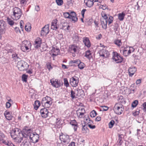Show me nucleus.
Here are the masks:
<instances>
[{
    "instance_id": "f257e3e1",
    "label": "nucleus",
    "mask_w": 146,
    "mask_h": 146,
    "mask_svg": "<svg viewBox=\"0 0 146 146\" xmlns=\"http://www.w3.org/2000/svg\"><path fill=\"white\" fill-rule=\"evenodd\" d=\"M63 15L64 17L70 19L74 23L78 20L76 14L74 12H71L70 13L67 12H65L64 13Z\"/></svg>"
},
{
    "instance_id": "f03ea898",
    "label": "nucleus",
    "mask_w": 146,
    "mask_h": 146,
    "mask_svg": "<svg viewBox=\"0 0 146 146\" xmlns=\"http://www.w3.org/2000/svg\"><path fill=\"white\" fill-rule=\"evenodd\" d=\"M52 100L51 98L48 96H46L42 98V104L46 108H48L52 104Z\"/></svg>"
},
{
    "instance_id": "7ed1b4c3",
    "label": "nucleus",
    "mask_w": 146,
    "mask_h": 146,
    "mask_svg": "<svg viewBox=\"0 0 146 146\" xmlns=\"http://www.w3.org/2000/svg\"><path fill=\"white\" fill-rule=\"evenodd\" d=\"M31 45L29 41L27 40L23 41L21 46V49L23 52L29 51L30 50Z\"/></svg>"
},
{
    "instance_id": "20e7f679",
    "label": "nucleus",
    "mask_w": 146,
    "mask_h": 146,
    "mask_svg": "<svg viewBox=\"0 0 146 146\" xmlns=\"http://www.w3.org/2000/svg\"><path fill=\"white\" fill-rule=\"evenodd\" d=\"M32 130L31 129H29L27 127H25L22 131L21 133H19L20 135L24 137L25 138H27L28 137H30V136L32 133ZM21 136V135H20Z\"/></svg>"
},
{
    "instance_id": "39448f33",
    "label": "nucleus",
    "mask_w": 146,
    "mask_h": 146,
    "mask_svg": "<svg viewBox=\"0 0 146 146\" xmlns=\"http://www.w3.org/2000/svg\"><path fill=\"white\" fill-rule=\"evenodd\" d=\"M13 16L16 20L19 19L21 17L22 13L21 10L18 7H15L13 9Z\"/></svg>"
},
{
    "instance_id": "423d86ee",
    "label": "nucleus",
    "mask_w": 146,
    "mask_h": 146,
    "mask_svg": "<svg viewBox=\"0 0 146 146\" xmlns=\"http://www.w3.org/2000/svg\"><path fill=\"white\" fill-rule=\"evenodd\" d=\"M28 66L27 62L23 60L19 61L17 63V66L19 70L21 71L26 69Z\"/></svg>"
},
{
    "instance_id": "0eeeda50",
    "label": "nucleus",
    "mask_w": 146,
    "mask_h": 146,
    "mask_svg": "<svg viewBox=\"0 0 146 146\" xmlns=\"http://www.w3.org/2000/svg\"><path fill=\"white\" fill-rule=\"evenodd\" d=\"M113 110L117 114H121L123 111V108L122 107V104L119 103H117L115 105Z\"/></svg>"
},
{
    "instance_id": "6e6552de",
    "label": "nucleus",
    "mask_w": 146,
    "mask_h": 146,
    "mask_svg": "<svg viewBox=\"0 0 146 146\" xmlns=\"http://www.w3.org/2000/svg\"><path fill=\"white\" fill-rule=\"evenodd\" d=\"M102 17L104 18L101 20V24L102 27L104 29H106L107 28V24L108 23V18L107 15L104 13H102Z\"/></svg>"
},
{
    "instance_id": "1a4fd4ad",
    "label": "nucleus",
    "mask_w": 146,
    "mask_h": 146,
    "mask_svg": "<svg viewBox=\"0 0 146 146\" xmlns=\"http://www.w3.org/2000/svg\"><path fill=\"white\" fill-rule=\"evenodd\" d=\"M50 82L54 87L56 88H59L63 85V82L61 81L56 79H51L50 80Z\"/></svg>"
},
{
    "instance_id": "9d476101",
    "label": "nucleus",
    "mask_w": 146,
    "mask_h": 146,
    "mask_svg": "<svg viewBox=\"0 0 146 146\" xmlns=\"http://www.w3.org/2000/svg\"><path fill=\"white\" fill-rule=\"evenodd\" d=\"M112 58L117 63H119L121 62L123 60L122 57H121L120 55L118 54L116 52H114Z\"/></svg>"
},
{
    "instance_id": "9b49d317",
    "label": "nucleus",
    "mask_w": 146,
    "mask_h": 146,
    "mask_svg": "<svg viewBox=\"0 0 146 146\" xmlns=\"http://www.w3.org/2000/svg\"><path fill=\"white\" fill-rule=\"evenodd\" d=\"M29 138L32 142L36 143L38 141L39 136L36 132L32 133L30 135Z\"/></svg>"
},
{
    "instance_id": "f8f14e48",
    "label": "nucleus",
    "mask_w": 146,
    "mask_h": 146,
    "mask_svg": "<svg viewBox=\"0 0 146 146\" xmlns=\"http://www.w3.org/2000/svg\"><path fill=\"white\" fill-rule=\"evenodd\" d=\"M79 81L78 78L74 76L70 79V83L72 86L74 87L78 85Z\"/></svg>"
},
{
    "instance_id": "ddd939ff",
    "label": "nucleus",
    "mask_w": 146,
    "mask_h": 146,
    "mask_svg": "<svg viewBox=\"0 0 146 146\" xmlns=\"http://www.w3.org/2000/svg\"><path fill=\"white\" fill-rule=\"evenodd\" d=\"M49 25H46L42 28L41 32L42 35L44 36L47 34L49 32Z\"/></svg>"
},
{
    "instance_id": "4468645a",
    "label": "nucleus",
    "mask_w": 146,
    "mask_h": 146,
    "mask_svg": "<svg viewBox=\"0 0 146 146\" xmlns=\"http://www.w3.org/2000/svg\"><path fill=\"white\" fill-rule=\"evenodd\" d=\"M99 54L100 56H102L104 58L108 57L109 54V52L105 49H103L100 50Z\"/></svg>"
},
{
    "instance_id": "2eb2a0df",
    "label": "nucleus",
    "mask_w": 146,
    "mask_h": 146,
    "mask_svg": "<svg viewBox=\"0 0 146 146\" xmlns=\"http://www.w3.org/2000/svg\"><path fill=\"white\" fill-rule=\"evenodd\" d=\"M85 112V110L83 108H79L78 110L76 111L77 116L78 118H80L84 117Z\"/></svg>"
},
{
    "instance_id": "dca6fc26",
    "label": "nucleus",
    "mask_w": 146,
    "mask_h": 146,
    "mask_svg": "<svg viewBox=\"0 0 146 146\" xmlns=\"http://www.w3.org/2000/svg\"><path fill=\"white\" fill-rule=\"evenodd\" d=\"M69 137L67 135H63L60 136L61 141L64 143H68L70 141Z\"/></svg>"
},
{
    "instance_id": "f3484780",
    "label": "nucleus",
    "mask_w": 146,
    "mask_h": 146,
    "mask_svg": "<svg viewBox=\"0 0 146 146\" xmlns=\"http://www.w3.org/2000/svg\"><path fill=\"white\" fill-rule=\"evenodd\" d=\"M40 113L43 117H46L48 115V110L45 108H44L41 109L40 110Z\"/></svg>"
},
{
    "instance_id": "a211bd4d",
    "label": "nucleus",
    "mask_w": 146,
    "mask_h": 146,
    "mask_svg": "<svg viewBox=\"0 0 146 146\" xmlns=\"http://www.w3.org/2000/svg\"><path fill=\"white\" fill-rule=\"evenodd\" d=\"M57 20L56 19L53 20L51 22V29L55 30L58 29V25H57Z\"/></svg>"
},
{
    "instance_id": "6ab92c4d",
    "label": "nucleus",
    "mask_w": 146,
    "mask_h": 146,
    "mask_svg": "<svg viewBox=\"0 0 146 146\" xmlns=\"http://www.w3.org/2000/svg\"><path fill=\"white\" fill-rule=\"evenodd\" d=\"M83 41L85 46L88 48L90 47L91 44L88 38L86 37H84Z\"/></svg>"
},
{
    "instance_id": "aec40b11",
    "label": "nucleus",
    "mask_w": 146,
    "mask_h": 146,
    "mask_svg": "<svg viewBox=\"0 0 146 146\" xmlns=\"http://www.w3.org/2000/svg\"><path fill=\"white\" fill-rule=\"evenodd\" d=\"M77 48V46L75 45H71L69 46V50L72 53H74L76 52Z\"/></svg>"
},
{
    "instance_id": "412c9836",
    "label": "nucleus",
    "mask_w": 146,
    "mask_h": 146,
    "mask_svg": "<svg viewBox=\"0 0 146 146\" xmlns=\"http://www.w3.org/2000/svg\"><path fill=\"white\" fill-rule=\"evenodd\" d=\"M4 115L6 119L9 120H11L13 117V116L11 115L10 112L7 111L5 112Z\"/></svg>"
},
{
    "instance_id": "4be33fe9",
    "label": "nucleus",
    "mask_w": 146,
    "mask_h": 146,
    "mask_svg": "<svg viewBox=\"0 0 146 146\" xmlns=\"http://www.w3.org/2000/svg\"><path fill=\"white\" fill-rule=\"evenodd\" d=\"M70 124L73 126H74V129L75 131L77 130V127H78L77 123L75 120H72L70 122Z\"/></svg>"
},
{
    "instance_id": "5701e85b",
    "label": "nucleus",
    "mask_w": 146,
    "mask_h": 146,
    "mask_svg": "<svg viewBox=\"0 0 146 146\" xmlns=\"http://www.w3.org/2000/svg\"><path fill=\"white\" fill-rule=\"evenodd\" d=\"M59 50L58 48H55L54 47L51 50V52L53 53L52 54V55L56 56L58 54V53L59 52Z\"/></svg>"
},
{
    "instance_id": "b1692460",
    "label": "nucleus",
    "mask_w": 146,
    "mask_h": 146,
    "mask_svg": "<svg viewBox=\"0 0 146 146\" xmlns=\"http://www.w3.org/2000/svg\"><path fill=\"white\" fill-rule=\"evenodd\" d=\"M30 144L27 138H25L24 141L21 144V146H29Z\"/></svg>"
},
{
    "instance_id": "393cba45",
    "label": "nucleus",
    "mask_w": 146,
    "mask_h": 146,
    "mask_svg": "<svg viewBox=\"0 0 146 146\" xmlns=\"http://www.w3.org/2000/svg\"><path fill=\"white\" fill-rule=\"evenodd\" d=\"M4 22L3 21L0 20V34H2L4 33Z\"/></svg>"
},
{
    "instance_id": "a878e982",
    "label": "nucleus",
    "mask_w": 146,
    "mask_h": 146,
    "mask_svg": "<svg viewBox=\"0 0 146 146\" xmlns=\"http://www.w3.org/2000/svg\"><path fill=\"white\" fill-rule=\"evenodd\" d=\"M13 139L15 140V142L18 143H19L21 142L22 140H24L25 139V137L23 136H22L21 137H15V138H13Z\"/></svg>"
},
{
    "instance_id": "bb28decb",
    "label": "nucleus",
    "mask_w": 146,
    "mask_h": 146,
    "mask_svg": "<svg viewBox=\"0 0 146 146\" xmlns=\"http://www.w3.org/2000/svg\"><path fill=\"white\" fill-rule=\"evenodd\" d=\"M41 43V40L40 38H39L38 40V39L36 40L35 41V44H34L35 47L38 48L40 47Z\"/></svg>"
},
{
    "instance_id": "cd10ccee",
    "label": "nucleus",
    "mask_w": 146,
    "mask_h": 146,
    "mask_svg": "<svg viewBox=\"0 0 146 146\" xmlns=\"http://www.w3.org/2000/svg\"><path fill=\"white\" fill-rule=\"evenodd\" d=\"M82 133L84 134L88 133L89 132V130L87 127L85 125H82Z\"/></svg>"
},
{
    "instance_id": "c85d7f7f",
    "label": "nucleus",
    "mask_w": 146,
    "mask_h": 146,
    "mask_svg": "<svg viewBox=\"0 0 146 146\" xmlns=\"http://www.w3.org/2000/svg\"><path fill=\"white\" fill-rule=\"evenodd\" d=\"M94 3V2L92 0H88L87 2L86 3V5L89 7H92Z\"/></svg>"
},
{
    "instance_id": "c756f323",
    "label": "nucleus",
    "mask_w": 146,
    "mask_h": 146,
    "mask_svg": "<svg viewBox=\"0 0 146 146\" xmlns=\"http://www.w3.org/2000/svg\"><path fill=\"white\" fill-rule=\"evenodd\" d=\"M125 14L123 13H120L118 14V19L120 21H122L124 19Z\"/></svg>"
},
{
    "instance_id": "7c9ffc66",
    "label": "nucleus",
    "mask_w": 146,
    "mask_h": 146,
    "mask_svg": "<svg viewBox=\"0 0 146 146\" xmlns=\"http://www.w3.org/2000/svg\"><path fill=\"white\" fill-rule=\"evenodd\" d=\"M40 105V102L39 101H35L34 104V109L35 110H37Z\"/></svg>"
},
{
    "instance_id": "2f4dec72",
    "label": "nucleus",
    "mask_w": 146,
    "mask_h": 146,
    "mask_svg": "<svg viewBox=\"0 0 146 146\" xmlns=\"http://www.w3.org/2000/svg\"><path fill=\"white\" fill-rule=\"evenodd\" d=\"M85 56L88 58L90 59L92 57L91 53L90 50H87L86 52Z\"/></svg>"
},
{
    "instance_id": "473e14b6",
    "label": "nucleus",
    "mask_w": 146,
    "mask_h": 146,
    "mask_svg": "<svg viewBox=\"0 0 146 146\" xmlns=\"http://www.w3.org/2000/svg\"><path fill=\"white\" fill-rule=\"evenodd\" d=\"M85 66V64L82 62H81L80 60V62L78 64V68L81 69H82L84 68Z\"/></svg>"
},
{
    "instance_id": "72a5a7b5",
    "label": "nucleus",
    "mask_w": 146,
    "mask_h": 146,
    "mask_svg": "<svg viewBox=\"0 0 146 146\" xmlns=\"http://www.w3.org/2000/svg\"><path fill=\"white\" fill-rule=\"evenodd\" d=\"M28 76L25 74H23L22 76V80L23 82H27Z\"/></svg>"
},
{
    "instance_id": "f704fd0d",
    "label": "nucleus",
    "mask_w": 146,
    "mask_h": 146,
    "mask_svg": "<svg viewBox=\"0 0 146 146\" xmlns=\"http://www.w3.org/2000/svg\"><path fill=\"white\" fill-rule=\"evenodd\" d=\"M136 68L135 67L130 68L128 70L129 73H135L136 71Z\"/></svg>"
},
{
    "instance_id": "c9c22d12",
    "label": "nucleus",
    "mask_w": 146,
    "mask_h": 146,
    "mask_svg": "<svg viewBox=\"0 0 146 146\" xmlns=\"http://www.w3.org/2000/svg\"><path fill=\"white\" fill-rule=\"evenodd\" d=\"M114 43L118 46L119 47L122 45V42L121 40H117L114 42Z\"/></svg>"
},
{
    "instance_id": "e433bc0d",
    "label": "nucleus",
    "mask_w": 146,
    "mask_h": 146,
    "mask_svg": "<svg viewBox=\"0 0 146 146\" xmlns=\"http://www.w3.org/2000/svg\"><path fill=\"white\" fill-rule=\"evenodd\" d=\"M97 115L96 112L94 110H92L90 113V115L91 117H94Z\"/></svg>"
},
{
    "instance_id": "4c0bfd02",
    "label": "nucleus",
    "mask_w": 146,
    "mask_h": 146,
    "mask_svg": "<svg viewBox=\"0 0 146 146\" xmlns=\"http://www.w3.org/2000/svg\"><path fill=\"white\" fill-rule=\"evenodd\" d=\"M7 21L8 23L11 25H13L14 23L13 21L9 18H7Z\"/></svg>"
},
{
    "instance_id": "58836bf2",
    "label": "nucleus",
    "mask_w": 146,
    "mask_h": 146,
    "mask_svg": "<svg viewBox=\"0 0 146 146\" xmlns=\"http://www.w3.org/2000/svg\"><path fill=\"white\" fill-rule=\"evenodd\" d=\"M80 60L79 59L71 60L70 62V64L74 63L78 64V63H79V62H80Z\"/></svg>"
},
{
    "instance_id": "ea45409f",
    "label": "nucleus",
    "mask_w": 146,
    "mask_h": 146,
    "mask_svg": "<svg viewBox=\"0 0 146 146\" xmlns=\"http://www.w3.org/2000/svg\"><path fill=\"white\" fill-rule=\"evenodd\" d=\"M64 84L66 87H68L69 86V84L68 81L67 79L66 78H64Z\"/></svg>"
},
{
    "instance_id": "a19ab883",
    "label": "nucleus",
    "mask_w": 146,
    "mask_h": 146,
    "mask_svg": "<svg viewBox=\"0 0 146 146\" xmlns=\"http://www.w3.org/2000/svg\"><path fill=\"white\" fill-rule=\"evenodd\" d=\"M138 102L137 100L134 101L131 104V106L133 108L135 107L138 104Z\"/></svg>"
},
{
    "instance_id": "79ce46f5",
    "label": "nucleus",
    "mask_w": 146,
    "mask_h": 146,
    "mask_svg": "<svg viewBox=\"0 0 146 146\" xmlns=\"http://www.w3.org/2000/svg\"><path fill=\"white\" fill-rule=\"evenodd\" d=\"M109 19H108V25H110L112 22L113 18V17L111 16H109Z\"/></svg>"
},
{
    "instance_id": "37998d69",
    "label": "nucleus",
    "mask_w": 146,
    "mask_h": 146,
    "mask_svg": "<svg viewBox=\"0 0 146 146\" xmlns=\"http://www.w3.org/2000/svg\"><path fill=\"white\" fill-rule=\"evenodd\" d=\"M56 2L57 4L59 6L62 5L63 3L62 0H56Z\"/></svg>"
},
{
    "instance_id": "c03bdc74",
    "label": "nucleus",
    "mask_w": 146,
    "mask_h": 146,
    "mask_svg": "<svg viewBox=\"0 0 146 146\" xmlns=\"http://www.w3.org/2000/svg\"><path fill=\"white\" fill-rule=\"evenodd\" d=\"M115 123L114 121L113 120H111L109 123V127L110 128H112Z\"/></svg>"
},
{
    "instance_id": "a18cd8bd",
    "label": "nucleus",
    "mask_w": 146,
    "mask_h": 146,
    "mask_svg": "<svg viewBox=\"0 0 146 146\" xmlns=\"http://www.w3.org/2000/svg\"><path fill=\"white\" fill-rule=\"evenodd\" d=\"M101 107L102 108V109L101 110L103 111H107L109 108L107 106H101Z\"/></svg>"
},
{
    "instance_id": "49530a36",
    "label": "nucleus",
    "mask_w": 146,
    "mask_h": 146,
    "mask_svg": "<svg viewBox=\"0 0 146 146\" xmlns=\"http://www.w3.org/2000/svg\"><path fill=\"white\" fill-rule=\"evenodd\" d=\"M127 50L124 49L123 51V54L125 56L128 55V54L127 53Z\"/></svg>"
},
{
    "instance_id": "de8ad7c7",
    "label": "nucleus",
    "mask_w": 146,
    "mask_h": 146,
    "mask_svg": "<svg viewBox=\"0 0 146 146\" xmlns=\"http://www.w3.org/2000/svg\"><path fill=\"white\" fill-rule=\"evenodd\" d=\"M74 92L73 90H71V91L70 96L72 99L76 97L75 95H74Z\"/></svg>"
},
{
    "instance_id": "09e8293b",
    "label": "nucleus",
    "mask_w": 146,
    "mask_h": 146,
    "mask_svg": "<svg viewBox=\"0 0 146 146\" xmlns=\"http://www.w3.org/2000/svg\"><path fill=\"white\" fill-rule=\"evenodd\" d=\"M139 110H136L135 112L133 113V115L134 116H136L139 115Z\"/></svg>"
},
{
    "instance_id": "8fccbe9b",
    "label": "nucleus",
    "mask_w": 146,
    "mask_h": 146,
    "mask_svg": "<svg viewBox=\"0 0 146 146\" xmlns=\"http://www.w3.org/2000/svg\"><path fill=\"white\" fill-rule=\"evenodd\" d=\"M12 56V58L14 59H16L19 58L17 56V54L15 53L13 54Z\"/></svg>"
},
{
    "instance_id": "3c124183",
    "label": "nucleus",
    "mask_w": 146,
    "mask_h": 146,
    "mask_svg": "<svg viewBox=\"0 0 146 146\" xmlns=\"http://www.w3.org/2000/svg\"><path fill=\"white\" fill-rule=\"evenodd\" d=\"M20 28L22 31H23V25L24 24V22L23 21L21 20L20 23Z\"/></svg>"
},
{
    "instance_id": "603ef678",
    "label": "nucleus",
    "mask_w": 146,
    "mask_h": 146,
    "mask_svg": "<svg viewBox=\"0 0 146 146\" xmlns=\"http://www.w3.org/2000/svg\"><path fill=\"white\" fill-rule=\"evenodd\" d=\"M85 118H86V121H87V122H88V123H91V122H92V121L91 120L88 116L86 117Z\"/></svg>"
},
{
    "instance_id": "864d4df0",
    "label": "nucleus",
    "mask_w": 146,
    "mask_h": 146,
    "mask_svg": "<svg viewBox=\"0 0 146 146\" xmlns=\"http://www.w3.org/2000/svg\"><path fill=\"white\" fill-rule=\"evenodd\" d=\"M27 27V25H25V30L27 31H30L31 28V27L28 26V27Z\"/></svg>"
},
{
    "instance_id": "5fc2aeb1",
    "label": "nucleus",
    "mask_w": 146,
    "mask_h": 146,
    "mask_svg": "<svg viewBox=\"0 0 146 146\" xmlns=\"http://www.w3.org/2000/svg\"><path fill=\"white\" fill-rule=\"evenodd\" d=\"M15 30L17 33H20L21 31L19 29V28L17 27H15Z\"/></svg>"
},
{
    "instance_id": "6e6d98bb",
    "label": "nucleus",
    "mask_w": 146,
    "mask_h": 146,
    "mask_svg": "<svg viewBox=\"0 0 146 146\" xmlns=\"http://www.w3.org/2000/svg\"><path fill=\"white\" fill-rule=\"evenodd\" d=\"M88 126L91 129H94L96 127V126L95 125H92L91 124H89L88 125Z\"/></svg>"
},
{
    "instance_id": "4d7b16f0",
    "label": "nucleus",
    "mask_w": 146,
    "mask_h": 146,
    "mask_svg": "<svg viewBox=\"0 0 146 146\" xmlns=\"http://www.w3.org/2000/svg\"><path fill=\"white\" fill-rule=\"evenodd\" d=\"M94 23L96 26L95 27L96 28H98L99 27L98 25L99 23H98V22L95 20L94 21Z\"/></svg>"
},
{
    "instance_id": "13d9d810",
    "label": "nucleus",
    "mask_w": 146,
    "mask_h": 146,
    "mask_svg": "<svg viewBox=\"0 0 146 146\" xmlns=\"http://www.w3.org/2000/svg\"><path fill=\"white\" fill-rule=\"evenodd\" d=\"M20 1L21 4H26L27 3V0H20Z\"/></svg>"
},
{
    "instance_id": "bf43d9fd",
    "label": "nucleus",
    "mask_w": 146,
    "mask_h": 146,
    "mask_svg": "<svg viewBox=\"0 0 146 146\" xmlns=\"http://www.w3.org/2000/svg\"><path fill=\"white\" fill-rule=\"evenodd\" d=\"M86 11L85 9H83L81 11V14L83 17H84V15L85 12Z\"/></svg>"
},
{
    "instance_id": "052dcab7",
    "label": "nucleus",
    "mask_w": 146,
    "mask_h": 146,
    "mask_svg": "<svg viewBox=\"0 0 146 146\" xmlns=\"http://www.w3.org/2000/svg\"><path fill=\"white\" fill-rule=\"evenodd\" d=\"M47 68L49 70L52 68V67L50 64H47Z\"/></svg>"
},
{
    "instance_id": "680f3d73",
    "label": "nucleus",
    "mask_w": 146,
    "mask_h": 146,
    "mask_svg": "<svg viewBox=\"0 0 146 146\" xmlns=\"http://www.w3.org/2000/svg\"><path fill=\"white\" fill-rule=\"evenodd\" d=\"M11 106V104L9 102H7L6 103V107L7 108H9Z\"/></svg>"
},
{
    "instance_id": "e2e57ef3",
    "label": "nucleus",
    "mask_w": 146,
    "mask_h": 146,
    "mask_svg": "<svg viewBox=\"0 0 146 146\" xmlns=\"http://www.w3.org/2000/svg\"><path fill=\"white\" fill-rule=\"evenodd\" d=\"M141 82V79H139L138 80H137L136 82V83L137 85L139 84H140Z\"/></svg>"
},
{
    "instance_id": "0e129e2a",
    "label": "nucleus",
    "mask_w": 146,
    "mask_h": 146,
    "mask_svg": "<svg viewBox=\"0 0 146 146\" xmlns=\"http://www.w3.org/2000/svg\"><path fill=\"white\" fill-rule=\"evenodd\" d=\"M101 117L100 116L97 117L95 119L96 121H98L101 120Z\"/></svg>"
},
{
    "instance_id": "69168bd1",
    "label": "nucleus",
    "mask_w": 146,
    "mask_h": 146,
    "mask_svg": "<svg viewBox=\"0 0 146 146\" xmlns=\"http://www.w3.org/2000/svg\"><path fill=\"white\" fill-rule=\"evenodd\" d=\"M35 10L37 11H39L40 10V8L39 6L38 5H37L35 7Z\"/></svg>"
},
{
    "instance_id": "338daca9",
    "label": "nucleus",
    "mask_w": 146,
    "mask_h": 146,
    "mask_svg": "<svg viewBox=\"0 0 146 146\" xmlns=\"http://www.w3.org/2000/svg\"><path fill=\"white\" fill-rule=\"evenodd\" d=\"M0 136L3 139L5 137V135H4L3 133L1 132H0Z\"/></svg>"
},
{
    "instance_id": "774afa93",
    "label": "nucleus",
    "mask_w": 146,
    "mask_h": 146,
    "mask_svg": "<svg viewBox=\"0 0 146 146\" xmlns=\"http://www.w3.org/2000/svg\"><path fill=\"white\" fill-rule=\"evenodd\" d=\"M143 110H146V102L144 103L143 104Z\"/></svg>"
}]
</instances>
